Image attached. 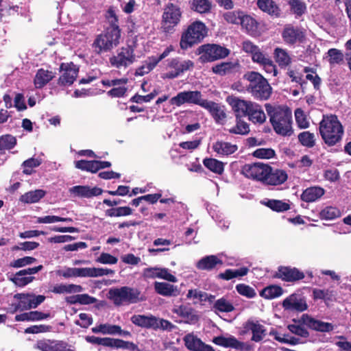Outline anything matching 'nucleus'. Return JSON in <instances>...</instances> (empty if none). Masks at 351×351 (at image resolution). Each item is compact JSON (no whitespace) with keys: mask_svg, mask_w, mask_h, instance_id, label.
I'll return each mask as SVG.
<instances>
[{"mask_svg":"<svg viewBox=\"0 0 351 351\" xmlns=\"http://www.w3.org/2000/svg\"><path fill=\"white\" fill-rule=\"evenodd\" d=\"M266 110L275 132L282 136L292 134L291 112L288 109L266 105Z\"/></svg>","mask_w":351,"mask_h":351,"instance_id":"f257e3e1","label":"nucleus"},{"mask_svg":"<svg viewBox=\"0 0 351 351\" xmlns=\"http://www.w3.org/2000/svg\"><path fill=\"white\" fill-rule=\"evenodd\" d=\"M319 132L324 142L334 145L341 141L343 129L335 115L324 116L319 123Z\"/></svg>","mask_w":351,"mask_h":351,"instance_id":"f03ea898","label":"nucleus"},{"mask_svg":"<svg viewBox=\"0 0 351 351\" xmlns=\"http://www.w3.org/2000/svg\"><path fill=\"white\" fill-rule=\"evenodd\" d=\"M243 78L249 82L247 90L254 98L266 100L270 97L272 88L261 74L249 71L244 74Z\"/></svg>","mask_w":351,"mask_h":351,"instance_id":"7ed1b4c3","label":"nucleus"},{"mask_svg":"<svg viewBox=\"0 0 351 351\" xmlns=\"http://www.w3.org/2000/svg\"><path fill=\"white\" fill-rule=\"evenodd\" d=\"M206 34L207 28L204 23L199 21L192 23L182 34L180 42L181 49H187L200 43Z\"/></svg>","mask_w":351,"mask_h":351,"instance_id":"20e7f679","label":"nucleus"},{"mask_svg":"<svg viewBox=\"0 0 351 351\" xmlns=\"http://www.w3.org/2000/svg\"><path fill=\"white\" fill-rule=\"evenodd\" d=\"M136 44L128 45L119 49L116 53L112 56L109 62L112 66L119 69L125 70L133 64L139 58L136 53Z\"/></svg>","mask_w":351,"mask_h":351,"instance_id":"39448f33","label":"nucleus"},{"mask_svg":"<svg viewBox=\"0 0 351 351\" xmlns=\"http://www.w3.org/2000/svg\"><path fill=\"white\" fill-rule=\"evenodd\" d=\"M120 38L119 28H107L103 34L97 36L93 43L95 52L101 53L111 50L119 45Z\"/></svg>","mask_w":351,"mask_h":351,"instance_id":"423d86ee","label":"nucleus"},{"mask_svg":"<svg viewBox=\"0 0 351 351\" xmlns=\"http://www.w3.org/2000/svg\"><path fill=\"white\" fill-rule=\"evenodd\" d=\"M182 12L180 7L171 2H169L164 8L162 15L161 27L166 33H172L180 22Z\"/></svg>","mask_w":351,"mask_h":351,"instance_id":"0eeeda50","label":"nucleus"},{"mask_svg":"<svg viewBox=\"0 0 351 351\" xmlns=\"http://www.w3.org/2000/svg\"><path fill=\"white\" fill-rule=\"evenodd\" d=\"M206 101L207 99H204L201 92L198 90L180 92L169 100L171 105L178 107L184 104H192L204 108Z\"/></svg>","mask_w":351,"mask_h":351,"instance_id":"6e6552de","label":"nucleus"},{"mask_svg":"<svg viewBox=\"0 0 351 351\" xmlns=\"http://www.w3.org/2000/svg\"><path fill=\"white\" fill-rule=\"evenodd\" d=\"M199 60L202 62H213L227 57L230 51L226 47L215 44L202 45L199 49Z\"/></svg>","mask_w":351,"mask_h":351,"instance_id":"1a4fd4ad","label":"nucleus"},{"mask_svg":"<svg viewBox=\"0 0 351 351\" xmlns=\"http://www.w3.org/2000/svg\"><path fill=\"white\" fill-rule=\"evenodd\" d=\"M167 62V73H165V77L169 79H173L178 77L184 71L192 69L194 66L191 60H181L178 58L169 59Z\"/></svg>","mask_w":351,"mask_h":351,"instance_id":"9d476101","label":"nucleus"},{"mask_svg":"<svg viewBox=\"0 0 351 351\" xmlns=\"http://www.w3.org/2000/svg\"><path fill=\"white\" fill-rule=\"evenodd\" d=\"M269 166L261 162L246 164L241 169V173L246 178L264 183L269 173Z\"/></svg>","mask_w":351,"mask_h":351,"instance_id":"9b49d317","label":"nucleus"},{"mask_svg":"<svg viewBox=\"0 0 351 351\" xmlns=\"http://www.w3.org/2000/svg\"><path fill=\"white\" fill-rule=\"evenodd\" d=\"M79 72V68L73 62L62 63L60 65V75L58 79V84L63 86H69L75 81Z\"/></svg>","mask_w":351,"mask_h":351,"instance_id":"f8f14e48","label":"nucleus"},{"mask_svg":"<svg viewBox=\"0 0 351 351\" xmlns=\"http://www.w3.org/2000/svg\"><path fill=\"white\" fill-rule=\"evenodd\" d=\"M14 298L19 301V307H21V311L36 308L45 300L44 295L25 293H16Z\"/></svg>","mask_w":351,"mask_h":351,"instance_id":"ddd939ff","label":"nucleus"},{"mask_svg":"<svg viewBox=\"0 0 351 351\" xmlns=\"http://www.w3.org/2000/svg\"><path fill=\"white\" fill-rule=\"evenodd\" d=\"M252 334L251 340L254 342L261 341L267 334L265 327L257 320L250 319L243 324L241 335Z\"/></svg>","mask_w":351,"mask_h":351,"instance_id":"4468645a","label":"nucleus"},{"mask_svg":"<svg viewBox=\"0 0 351 351\" xmlns=\"http://www.w3.org/2000/svg\"><path fill=\"white\" fill-rule=\"evenodd\" d=\"M307 306L306 300L299 293H293L282 302V307L289 311L302 312Z\"/></svg>","mask_w":351,"mask_h":351,"instance_id":"2eb2a0df","label":"nucleus"},{"mask_svg":"<svg viewBox=\"0 0 351 351\" xmlns=\"http://www.w3.org/2000/svg\"><path fill=\"white\" fill-rule=\"evenodd\" d=\"M213 342L220 346L232 348L241 351L247 350L250 348L247 343L240 341L232 335L216 337L213 339Z\"/></svg>","mask_w":351,"mask_h":351,"instance_id":"dca6fc26","label":"nucleus"},{"mask_svg":"<svg viewBox=\"0 0 351 351\" xmlns=\"http://www.w3.org/2000/svg\"><path fill=\"white\" fill-rule=\"evenodd\" d=\"M69 192L73 197L88 199L101 195L103 190L97 186L90 187L88 185H77L71 187Z\"/></svg>","mask_w":351,"mask_h":351,"instance_id":"f3484780","label":"nucleus"},{"mask_svg":"<svg viewBox=\"0 0 351 351\" xmlns=\"http://www.w3.org/2000/svg\"><path fill=\"white\" fill-rule=\"evenodd\" d=\"M275 277L286 282H293L303 279L304 274L295 267L280 266Z\"/></svg>","mask_w":351,"mask_h":351,"instance_id":"a211bd4d","label":"nucleus"},{"mask_svg":"<svg viewBox=\"0 0 351 351\" xmlns=\"http://www.w3.org/2000/svg\"><path fill=\"white\" fill-rule=\"evenodd\" d=\"M226 102L231 106L237 117L246 116L252 101L241 99L237 97L230 95L226 97Z\"/></svg>","mask_w":351,"mask_h":351,"instance_id":"6ab92c4d","label":"nucleus"},{"mask_svg":"<svg viewBox=\"0 0 351 351\" xmlns=\"http://www.w3.org/2000/svg\"><path fill=\"white\" fill-rule=\"evenodd\" d=\"M36 348L41 351H75L72 346L64 342L51 340L38 341Z\"/></svg>","mask_w":351,"mask_h":351,"instance_id":"aec40b11","label":"nucleus"},{"mask_svg":"<svg viewBox=\"0 0 351 351\" xmlns=\"http://www.w3.org/2000/svg\"><path fill=\"white\" fill-rule=\"evenodd\" d=\"M282 36L284 41L287 44L300 43L304 38V34L300 28L290 25L285 27Z\"/></svg>","mask_w":351,"mask_h":351,"instance_id":"412c9836","label":"nucleus"},{"mask_svg":"<svg viewBox=\"0 0 351 351\" xmlns=\"http://www.w3.org/2000/svg\"><path fill=\"white\" fill-rule=\"evenodd\" d=\"M172 312L180 317L183 322L188 324L195 323L198 319L194 310L186 305H176L173 306Z\"/></svg>","mask_w":351,"mask_h":351,"instance_id":"4be33fe9","label":"nucleus"},{"mask_svg":"<svg viewBox=\"0 0 351 351\" xmlns=\"http://www.w3.org/2000/svg\"><path fill=\"white\" fill-rule=\"evenodd\" d=\"M203 108L210 112L217 123L222 124L226 121V113L223 106L207 100Z\"/></svg>","mask_w":351,"mask_h":351,"instance_id":"5701e85b","label":"nucleus"},{"mask_svg":"<svg viewBox=\"0 0 351 351\" xmlns=\"http://www.w3.org/2000/svg\"><path fill=\"white\" fill-rule=\"evenodd\" d=\"M186 347L193 351H215L212 346L204 343L199 339L192 334L184 338Z\"/></svg>","mask_w":351,"mask_h":351,"instance_id":"b1692460","label":"nucleus"},{"mask_svg":"<svg viewBox=\"0 0 351 351\" xmlns=\"http://www.w3.org/2000/svg\"><path fill=\"white\" fill-rule=\"evenodd\" d=\"M288 176L285 171L281 169H272L269 167V173L267 175L264 184L268 185H280L287 180Z\"/></svg>","mask_w":351,"mask_h":351,"instance_id":"393cba45","label":"nucleus"},{"mask_svg":"<svg viewBox=\"0 0 351 351\" xmlns=\"http://www.w3.org/2000/svg\"><path fill=\"white\" fill-rule=\"evenodd\" d=\"M154 287L155 291L162 296L176 297L180 294V290L177 286L167 282H155Z\"/></svg>","mask_w":351,"mask_h":351,"instance_id":"a878e982","label":"nucleus"},{"mask_svg":"<svg viewBox=\"0 0 351 351\" xmlns=\"http://www.w3.org/2000/svg\"><path fill=\"white\" fill-rule=\"evenodd\" d=\"M212 148L219 156H227L234 154L238 149L235 144L229 142L217 141L213 143Z\"/></svg>","mask_w":351,"mask_h":351,"instance_id":"bb28decb","label":"nucleus"},{"mask_svg":"<svg viewBox=\"0 0 351 351\" xmlns=\"http://www.w3.org/2000/svg\"><path fill=\"white\" fill-rule=\"evenodd\" d=\"M250 121L254 123H263L266 120V115L262 107L256 103L252 102L246 114Z\"/></svg>","mask_w":351,"mask_h":351,"instance_id":"cd10ccee","label":"nucleus"},{"mask_svg":"<svg viewBox=\"0 0 351 351\" xmlns=\"http://www.w3.org/2000/svg\"><path fill=\"white\" fill-rule=\"evenodd\" d=\"M58 276L65 278L77 277H89L88 267H65L56 271Z\"/></svg>","mask_w":351,"mask_h":351,"instance_id":"c85d7f7f","label":"nucleus"},{"mask_svg":"<svg viewBox=\"0 0 351 351\" xmlns=\"http://www.w3.org/2000/svg\"><path fill=\"white\" fill-rule=\"evenodd\" d=\"M213 309L216 313H231L235 310L233 302L227 296L221 297L215 301Z\"/></svg>","mask_w":351,"mask_h":351,"instance_id":"c756f323","label":"nucleus"},{"mask_svg":"<svg viewBox=\"0 0 351 351\" xmlns=\"http://www.w3.org/2000/svg\"><path fill=\"white\" fill-rule=\"evenodd\" d=\"M55 77L52 71L40 69L36 73L34 84L36 88H42Z\"/></svg>","mask_w":351,"mask_h":351,"instance_id":"7c9ffc66","label":"nucleus"},{"mask_svg":"<svg viewBox=\"0 0 351 351\" xmlns=\"http://www.w3.org/2000/svg\"><path fill=\"white\" fill-rule=\"evenodd\" d=\"M256 4L261 10L272 16L278 17L280 15L281 10L273 0H258Z\"/></svg>","mask_w":351,"mask_h":351,"instance_id":"2f4dec72","label":"nucleus"},{"mask_svg":"<svg viewBox=\"0 0 351 351\" xmlns=\"http://www.w3.org/2000/svg\"><path fill=\"white\" fill-rule=\"evenodd\" d=\"M302 320L309 328L321 332H328L332 330L333 328L329 323L315 319L308 315H303Z\"/></svg>","mask_w":351,"mask_h":351,"instance_id":"473e14b6","label":"nucleus"},{"mask_svg":"<svg viewBox=\"0 0 351 351\" xmlns=\"http://www.w3.org/2000/svg\"><path fill=\"white\" fill-rule=\"evenodd\" d=\"M324 192V189L319 186L308 187L302 192L301 199L306 202H313L322 197Z\"/></svg>","mask_w":351,"mask_h":351,"instance_id":"72a5a7b5","label":"nucleus"},{"mask_svg":"<svg viewBox=\"0 0 351 351\" xmlns=\"http://www.w3.org/2000/svg\"><path fill=\"white\" fill-rule=\"evenodd\" d=\"M222 261L217 256L210 255L201 258L197 263L196 267L200 270H212L217 265H221Z\"/></svg>","mask_w":351,"mask_h":351,"instance_id":"f704fd0d","label":"nucleus"},{"mask_svg":"<svg viewBox=\"0 0 351 351\" xmlns=\"http://www.w3.org/2000/svg\"><path fill=\"white\" fill-rule=\"evenodd\" d=\"M49 316L50 315L49 313L35 311L17 315L15 317V320L16 322H35L45 319L49 317Z\"/></svg>","mask_w":351,"mask_h":351,"instance_id":"c9c22d12","label":"nucleus"},{"mask_svg":"<svg viewBox=\"0 0 351 351\" xmlns=\"http://www.w3.org/2000/svg\"><path fill=\"white\" fill-rule=\"evenodd\" d=\"M93 333H101L103 335H121L122 330L119 326L110 324H101L91 328Z\"/></svg>","mask_w":351,"mask_h":351,"instance_id":"e433bc0d","label":"nucleus"},{"mask_svg":"<svg viewBox=\"0 0 351 351\" xmlns=\"http://www.w3.org/2000/svg\"><path fill=\"white\" fill-rule=\"evenodd\" d=\"M132 322L138 326L154 328L156 326V317L153 315H136L131 318Z\"/></svg>","mask_w":351,"mask_h":351,"instance_id":"4c0bfd02","label":"nucleus"},{"mask_svg":"<svg viewBox=\"0 0 351 351\" xmlns=\"http://www.w3.org/2000/svg\"><path fill=\"white\" fill-rule=\"evenodd\" d=\"M240 25L242 29L250 35H255L257 33L258 23L253 17L245 13L241 19Z\"/></svg>","mask_w":351,"mask_h":351,"instance_id":"58836bf2","label":"nucleus"},{"mask_svg":"<svg viewBox=\"0 0 351 351\" xmlns=\"http://www.w3.org/2000/svg\"><path fill=\"white\" fill-rule=\"evenodd\" d=\"M274 57L280 67H286L291 62V58L287 51L280 47L274 49Z\"/></svg>","mask_w":351,"mask_h":351,"instance_id":"ea45409f","label":"nucleus"},{"mask_svg":"<svg viewBox=\"0 0 351 351\" xmlns=\"http://www.w3.org/2000/svg\"><path fill=\"white\" fill-rule=\"evenodd\" d=\"M249 269L242 267L237 269H228L224 272L219 274V278L225 280H230L233 278L243 277L247 274Z\"/></svg>","mask_w":351,"mask_h":351,"instance_id":"a19ab883","label":"nucleus"},{"mask_svg":"<svg viewBox=\"0 0 351 351\" xmlns=\"http://www.w3.org/2000/svg\"><path fill=\"white\" fill-rule=\"evenodd\" d=\"M82 290L83 288L80 285L73 284H59L56 285L51 289V291L57 294H63L80 293Z\"/></svg>","mask_w":351,"mask_h":351,"instance_id":"79ce46f5","label":"nucleus"},{"mask_svg":"<svg viewBox=\"0 0 351 351\" xmlns=\"http://www.w3.org/2000/svg\"><path fill=\"white\" fill-rule=\"evenodd\" d=\"M108 293L109 298L112 300L116 305H121L126 302V287L111 289Z\"/></svg>","mask_w":351,"mask_h":351,"instance_id":"37998d69","label":"nucleus"},{"mask_svg":"<svg viewBox=\"0 0 351 351\" xmlns=\"http://www.w3.org/2000/svg\"><path fill=\"white\" fill-rule=\"evenodd\" d=\"M45 195V191L36 189L25 193L20 197V201L25 204H34L38 202Z\"/></svg>","mask_w":351,"mask_h":351,"instance_id":"c03bdc74","label":"nucleus"},{"mask_svg":"<svg viewBox=\"0 0 351 351\" xmlns=\"http://www.w3.org/2000/svg\"><path fill=\"white\" fill-rule=\"evenodd\" d=\"M283 289L278 285H269L264 288L260 293L261 297L272 300L281 296L283 294Z\"/></svg>","mask_w":351,"mask_h":351,"instance_id":"a18cd8bd","label":"nucleus"},{"mask_svg":"<svg viewBox=\"0 0 351 351\" xmlns=\"http://www.w3.org/2000/svg\"><path fill=\"white\" fill-rule=\"evenodd\" d=\"M238 67L239 64L236 62H226L214 66L212 70L216 74L223 75L236 71Z\"/></svg>","mask_w":351,"mask_h":351,"instance_id":"49530a36","label":"nucleus"},{"mask_svg":"<svg viewBox=\"0 0 351 351\" xmlns=\"http://www.w3.org/2000/svg\"><path fill=\"white\" fill-rule=\"evenodd\" d=\"M189 3L191 10L199 14L208 13L211 9L209 0H190Z\"/></svg>","mask_w":351,"mask_h":351,"instance_id":"de8ad7c7","label":"nucleus"},{"mask_svg":"<svg viewBox=\"0 0 351 351\" xmlns=\"http://www.w3.org/2000/svg\"><path fill=\"white\" fill-rule=\"evenodd\" d=\"M19 7L13 5L10 0H0V21L3 16L19 12Z\"/></svg>","mask_w":351,"mask_h":351,"instance_id":"09e8293b","label":"nucleus"},{"mask_svg":"<svg viewBox=\"0 0 351 351\" xmlns=\"http://www.w3.org/2000/svg\"><path fill=\"white\" fill-rule=\"evenodd\" d=\"M126 292L127 303L134 304L145 300V297L138 289L126 287Z\"/></svg>","mask_w":351,"mask_h":351,"instance_id":"8fccbe9b","label":"nucleus"},{"mask_svg":"<svg viewBox=\"0 0 351 351\" xmlns=\"http://www.w3.org/2000/svg\"><path fill=\"white\" fill-rule=\"evenodd\" d=\"M106 215L110 217L128 216L132 214V209L129 206L112 208L105 211Z\"/></svg>","mask_w":351,"mask_h":351,"instance_id":"3c124183","label":"nucleus"},{"mask_svg":"<svg viewBox=\"0 0 351 351\" xmlns=\"http://www.w3.org/2000/svg\"><path fill=\"white\" fill-rule=\"evenodd\" d=\"M203 163L206 168L215 173L221 174L223 172V163L217 159L206 158Z\"/></svg>","mask_w":351,"mask_h":351,"instance_id":"603ef678","label":"nucleus"},{"mask_svg":"<svg viewBox=\"0 0 351 351\" xmlns=\"http://www.w3.org/2000/svg\"><path fill=\"white\" fill-rule=\"evenodd\" d=\"M228 130L231 134L244 135L250 132V128L246 122L241 119V117H237L236 125Z\"/></svg>","mask_w":351,"mask_h":351,"instance_id":"864d4df0","label":"nucleus"},{"mask_svg":"<svg viewBox=\"0 0 351 351\" xmlns=\"http://www.w3.org/2000/svg\"><path fill=\"white\" fill-rule=\"evenodd\" d=\"M75 167L82 171H89L91 173L97 172V160H78L75 162Z\"/></svg>","mask_w":351,"mask_h":351,"instance_id":"5fc2aeb1","label":"nucleus"},{"mask_svg":"<svg viewBox=\"0 0 351 351\" xmlns=\"http://www.w3.org/2000/svg\"><path fill=\"white\" fill-rule=\"evenodd\" d=\"M110 348H114L117 349L121 348L129 350H135L138 348L137 346L132 342L113 338H111Z\"/></svg>","mask_w":351,"mask_h":351,"instance_id":"6e6d98bb","label":"nucleus"},{"mask_svg":"<svg viewBox=\"0 0 351 351\" xmlns=\"http://www.w3.org/2000/svg\"><path fill=\"white\" fill-rule=\"evenodd\" d=\"M341 211L336 207L327 206L320 212L322 219L332 220L341 216Z\"/></svg>","mask_w":351,"mask_h":351,"instance_id":"4d7b16f0","label":"nucleus"},{"mask_svg":"<svg viewBox=\"0 0 351 351\" xmlns=\"http://www.w3.org/2000/svg\"><path fill=\"white\" fill-rule=\"evenodd\" d=\"M244 13L241 10L229 11L223 14V18L229 23L240 25Z\"/></svg>","mask_w":351,"mask_h":351,"instance_id":"13d9d810","label":"nucleus"},{"mask_svg":"<svg viewBox=\"0 0 351 351\" xmlns=\"http://www.w3.org/2000/svg\"><path fill=\"white\" fill-rule=\"evenodd\" d=\"M60 221L72 222L73 219L69 217H60L56 215L38 217L36 219V222L38 223H54Z\"/></svg>","mask_w":351,"mask_h":351,"instance_id":"bf43d9fd","label":"nucleus"},{"mask_svg":"<svg viewBox=\"0 0 351 351\" xmlns=\"http://www.w3.org/2000/svg\"><path fill=\"white\" fill-rule=\"evenodd\" d=\"M265 205L276 212H283L290 208L289 204L282 200L269 199L265 203Z\"/></svg>","mask_w":351,"mask_h":351,"instance_id":"052dcab7","label":"nucleus"},{"mask_svg":"<svg viewBox=\"0 0 351 351\" xmlns=\"http://www.w3.org/2000/svg\"><path fill=\"white\" fill-rule=\"evenodd\" d=\"M186 298L192 300L193 303H197L202 301H206L208 299L206 293L198 289H191L186 294Z\"/></svg>","mask_w":351,"mask_h":351,"instance_id":"680f3d73","label":"nucleus"},{"mask_svg":"<svg viewBox=\"0 0 351 351\" xmlns=\"http://www.w3.org/2000/svg\"><path fill=\"white\" fill-rule=\"evenodd\" d=\"M295 118L298 126L301 129L308 128L309 121L304 112L301 108L295 110Z\"/></svg>","mask_w":351,"mask_h":351,"instance_id":"e2e57ef3","label":"nucleus"},{"mask_svg":"<svg viewBox=\"0 0 351 351\" xmlns=\"http://www.w3.org/2000/svg\"><path fill=\"white\" fill-rule=\"evenodd\" d=\"M289 4L291 11L298 16H302L306 12V4L300 0H289Z\"/></svg>","mask_w":351,"mask_h":351,"instance_id":"0e129e2a","label":"nucleus"},{"mask_svg":"<svg viewBox=\"0 0 351 351\" xmlns=\"http://www.w3.org/2000/svg\"><path fill=\"white\" fill-rule=\"evenodd\" d=\"M299 141L308 147H312L315 145V135L309 132H303L298 135Z\"/></svg>","mask_w":351,"mask_h":351,"instance_id":"69168bd1","label":"nucleus"},{"mask_svg":"<svg viewBox=\"0 0 351 351\" xmlns=\"http://www.w3.org/2000/svg\"><path fill=\"white\" fill-rule=\"evenodd\" d=\"M16 144V139L14 136L7 134L0 138V149H10Z\"/></svg>","mask_w":351,"mask_h":351,"instance_id":"338daca9","label":"nucleus"},{"mask_svg":"<svg viewBox=\"0 0 351 351\" xmlns=\"http://www.w3.org/2000/svg\"><path fill=\"white\" fill-rule=\"evenodd\" d=\"M236 290L240 295L247 298H253L256 295L255 290L245 284H238L236 286Z\"/></svg>","mask_w":351,"mask_h":351,"instance_id":"774afa93","label":"nucleus"}]
</instances>
